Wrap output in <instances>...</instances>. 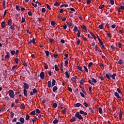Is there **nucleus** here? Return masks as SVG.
Listing matches in <instances>:
<instances>
[{
	"label": "nucleus",
	"mask_w": 124,
	"mask_h": 124,
	"mask_svg": "<svg viewBox=\"0 0 124 124\" xmlns=\"http://www.w3.org/2000/svg\"><path fill=\"white\" fill-rule=\"evenodd\" d=\"M104 7H105V5H100L99 6V9H103Z\"/></svg>",
	"instance_id": "obj_41"
},
{
	"label": "nucleus",
	"mask_w": 124,
	"mask_h": 124,
	"mask_svg": "<svg viewBox=\"0 0 124 124\" xmlns=\"http://www.w3.org/2000/svg\"><path fill=\"white\" fill-rule=\"evenodd\" d=\"M78 28L77 26H75L74 29L73 30V31H78L79 30H78Z\"/></svg>",
	"instance_id": "obj_40"
},
{
	"label": "nucleus",
	"mask_w": 124,
	"mask_h": 124,
	"mask_svg": "<svg viewBox=\"0 0 124 124\" xmlns=\"http://www.w3.org/2000/svg\"><path fill=\"white\" fill-rule=\"evenodd\" d=\"M50 24L52 26H54L56 24L54 21H51V22H50Z\"/></svg>",
	"instance_id": "obj_60"
},
{
	"label": "nucleus",
	"mask_w": 124,
	"mask_h": 124,
	"mask_svg": "<svg viewBox=\"0 0 124 124\" xmlns=\"http://www.w3.org/2000/svg\"><path fill=\"white\" fill-rule=\"evenodd\" d=\"M77 67L79 71H81V72H83V71L82 68L81 67H80V66L77 65Z\"/></svg>",
	"instance_id": "obj_19"
},
{
	"label": "nucleus",
	"mask_w": 124,
	"mask_h": 124,
	"mask_svg": "<svg viewBox=\"0 0 124 124\" xmlns=\"http://www.w3.org/2000/svg\"><path fill=\"white\" fill-rule=\"evenodd\" d=\"M24 94L26 97L28 96L27 91L26 89L24 90Z\"/></svg>",
	"instance_id": "obj_25"
},
{
	"label": "nucleus",
	"mask_w": 124,
	"mask_h": 124,
	"mask_svg": "<svg viewBox=\"0 0 124 124\" xmlns=\"http://www.w3.org/2000/svg\"><path fill=\"white\" fill-rule=\"evenodd\" d=\"M68 6V5L67 4H62L60 6V8H62V7H67Z\"/></svg>",
	"instance_id": "obj_35"
},
{
	"label": "nucleus",
	"mask_w": 124,
	"mask_h": 124,
	"mask_svg": "<svg viewBox=\"0 0 124 124\" xmlns=\"http://www.w3.org/2000/svg\"><path fill=\"white\" fill-rule=\"evenodd\" d=\"M28 16H32V14L31 11L28 12Z\"/></svg>",
	"instance_id": "obj_64"
},
{
	"label": "nucleus",
	"mask_w": 124,
	"mask_h": 124,
	"mask_svg": "<svg viewBox=\"0 0 124 124\" xmlns=\"http://www.w3.org/2000/svg\"><path fill=\"white\" fill-rule=\"evenodd\" d=\"M1 27L4 28L5 27V22H2L1 23Z\"/></svg>",
	"instance_id": "obj_42"
},
{
	"label": "nucleus",
	"mask_w": 124,
	"mask_h": 124,
	"mask_svg": "<svg viewBox=\"0 0 124 124\" xmlns=\"http://www.w3.org/2000/svg\"><path fill=\"white\" fill-rule=\"evenodd\" d=\"M13 23V21L12 19H10L8 20V23L9 26H11Z\"/></svg>",
	"instance_id": "obj_16"
},
{
	"label": "nucleus",
	"mask_w": 124,
	"mask_h": 124,
	"mask_svg": "<svg viewBox=\"0 0 124 124\" xmlns=\"http://www.w3.org/2000/svg\"><path fill=\"white\" fill-rule=\"evenodd\" d=\"M83 68L84 69V70H85V71L88 73V69L87 68V67L85 66H83Z\"/></svg>",
	"instance_id": "obj_46"
},
{
	"label": "nucleus",
	"mask_w": 124,
	"mask_h": 124,
	"mask_svg": "<svg viewBox=\"0 0 124 124\" xmlns=\"http://www.w3.org/2000/svg\"><path fill=\"white\" fill-rule=\"evenodd\" d=\"M79 113L81 114H83V115H87V114H88L87 112H86L82 110H80Z\"/></svg>",
	"instance_id": "obj_7"
},
{
	"label": "nucleus",
	"mask_w": 124,
	"mask_h": 124,
	"mask_svg": "<svg viewBox=\"0 0 124 124\" xmlns=\"http://www.w3.org/2000/svg\"><path fill=\"white\" fill-rule=\"evenodd\" d=\"M14 115H15V113L13 112H11V116L12 118H13L14 117Z\"/></svg>",
	"instance_id": "obj_59"
},
{
	"label": "nucleus",
	"mask_w": 124,
	"mask_h": 124,
	"mask_svg": "<svg viewBox=\"0 0 124 124\" xmlns=\"http://www.w3.org/2000/svg\"><path fill=\"white\" fill-rule=\"evenodd\" d=\"M35 114V110H33L30 112V114L32 116L34 115Z\"/></svg>",
	"instance_id": "obj_37"
},
{
	"label": "nucleus",
	"mask_w": 124,
	"mask_h": 124,
	"mask_svg": "<svg viewBox=\"0 0 124 124\" xmlns=\"http://www.w3.org/2000/svg\"><path fill=\"white\" fill-rule=\"evenodd\" d=\"M106 27L107 28H109L111 27V25L108 24V23H107L106 24Z\"/></svg>",
	"instance_id": "obj_51"
},
{
	"label": "nucleus",
	"mask_w": 124,
	"mask_h": 124,
	"mask_svg": "<svg viewBox=\"0 0 124 124\" xmlns=\"http://www.w3.org/2000/svg\"><path fill=\"white\" fill-rule=\"evenodd\" d=\"M76 121V118L75 117H73L71 119H70V122L73 123L74 122Z\"/></svg>",
	"instance_id": "obj_11"
},
{
	"label": "nucleus",
	"mask_w": 124,
	"mask_h": 124,
	"mask_svg": "<svg viewBox=\"0 0 124 124\" xmlns=\"http://www.w3.org/2000/svg\"><path fill=\"white\" fill-rule=\"evenodd\" d=\"M79 88L81 89V91L82 92V93L85 94L86 95L87 94V93L85 91V90L84 89V88L81 86H79Z\"/></svg>",
	"instance_id": "obj_4"
},
{
	"label": "nucleus",
	"mask_w": 124,
	"mask_h": 124,
	"mask_svg": "<svg viewBox=\"0 0 124 124\" xmlns=\"http://www.w3.org/2000/svg\"><path fill=\"white\" fill-rule=\"evenodd\" d=\"M114 95L117 97V98H120V95L117 92L114 93Z\"/></svg>",
	"instance_id": "obj_12"
},
{
	"label": "nucleus",
	"mask_w": 124,
	"mask_h": 124,
	"mask_svg": "<svg viewBox=\"0 0 124 124\" xmlns=\"http://www.w3.org/2000/svg\"><path fill=\"white\" fill-rule=\"evenodd\" d=\"M41 77V78L44 79L45 77V73L44 72H41V73H40V75H38V77Z\"/></svg>",
	"instance_id": "obj_3"
},
{
	"label": "nucleus",
	"mask_w": 124,
	"mask_h": 124,
	"mask_svg": "<svg viewBox=\"0 0 124 124\" xmlns=\"http://www.w3.org/2000/svg\"><path fill=\"white\" fill-rule=\"evenodd\" d=\"M58 122L59 121L58 120V119L57 118H55V119H54V121H53V122H52V123H53L54 124H57Z\"/></svg>",
	"instance_id": "obj_20"
},
{
	"label": "nucleus",
	"mask_w": 124,
	"mask_h": 124,
	"mask_svg": "<svg viewBox=\"0 0 124 124\" xmlns=\"http://www.w3.org/2000/svg\"><path fill=\"white\" fill-rule=\"evenodd\" d=\"M9 96L12 98H14L15 97L14 92L12 90H10L8 92Z\"/></svg>",
	"instance_id": "obj_2"
},
{
	"label": "nucleus",
	"mask_w": 124,
	"mask_h": 124,
	"mask_svg": "<svg viewBox=\"0 0 124 124\" xmlns=\"http://www.w3.org/2000/svg\"><path fill=\"white\" fill-rule=\"evenodd\" d=\"M2 6L4 8H6V1H3Z\"/></svg>",
	"instance_id": "obj_43"
},
{
	"label": "nucleus",
	"mask_w": 124,
	"mask_h": 124,
	"mask_svg": "<svg viewBox=\"0 0 124 124\" xmlns=\"http://www.w3.org/2000/svg\"><path fill=\"white\" fill-rule=\"evenodd\" d=\"M89 110L91 112H92V113H94V111H93V108H89Z\"/></svg>",
	"instance_id": "obj_52"
},
{
	"label": "nucleus",
	"mask_w": 124,
	"mask_h": 124,
	"mask_svg": "<svg viewBox=\"0 0 124 124\" xmlns=\"http://www.w3.org/2000/svg\"><path fill=\"white\" fill-rule=\"evenodd\" d=\"M51 82L50 81H48L47 82V87H48V88L51 87Z\"/></svg>",
	"instance_id": "obj_17"
},
{
	"label": "nucleus",
	"mask_w": 124,
	"mask_h": 124,
	"mask_svg": "<svg viewBox=\"0 0 124 124\" xmlns=\"http://www.w3.org/2000/svg\"><path fill=\"white\" fill-rule=\"evenodd\" d=\"M46 12V10L45 8L42 9V12H43V13H45Z\"/></svg>",
	"instance_id": "obj_62"
},
{
	"label": "nucleus",
	"mask_w": 124,
	"mask_h": 124,
	"mask_svg": "<svg viewBox=\"0 0 124 124\" xmlns=\"http://www.w3.org/2000/svg\"><path fill=\"white\" fill-rule=\"evenodd\" d=\"M90 34L92 36V37L93 38V39H94V40L96 41V38L95 37V36L94 35V34H93L92 32H90Z\"/></svg>",
	"instance_id": "obj_22"
},
{
	"label": "nucleus",
	"mask_w": 124,
	"mask_h": 124,
	"mask_svg": "<svg viewBox=\"0 0 124 124\" xmlns=\"http://www.w3.org/2000/svg\"><path fill=\"white\" fill-rule=\"evenodd\" d=\"M93 64V63L92 62H90L88 65V67L90 68Z\"/></svg>",
	"instance_id": "obj_33"
},
{
	"label": "nucleus",
	"mask_w": 124,
	"mask_h": 124,
	"mask_svg": "<svg viewBox=\"0 0 124 124\" xmlns=\"http://www.w3.org/2000/svg\"><path fill=\"white\" fill-rule=\"evenodd\" d=\"M98 111L100 114H103V110H102V108H98Z\"/></svg>",
	"instance_id": "obj_15"
},
{
	"label": "nucleus",
	"mask_w": 124,
	"mask_h": 124,
	"mask_svg": "<svg viewBox=\"0 0 124 124\" xmlns=\"http://www.w3.org/2000/svg\"><path fill=\"white\" fill-rule=\"evenodd\" d=\"M83 105H84V106H85L86 108H88V107H89V105H88V103H87L86 102H84Z\"/></svg>",
	"instance_id": "obj_34"
},
{
	"label": "nucleus",
	"mask_w": 124,
	"mask_h": 124,
	"mask_svg": "<svg viewBox=\"0 0 124 124\" xmlns=\"http://www.w3.org/2000/svg\"><path fill=\"white\" fill-rule=\"evenodd\" d=\"M45 53H46V55L47 57H49V52L47 50L45 51Z\"/></svg>",
	"instance_id": "obj_32"
},
{
	"label": "nucleus",
	"mask_w": 124,
	"mask_h": 124,
	"mask_svg": "<svg viewBox=\"0 0 124 124\" xmlns=\"http://www.w3.org/2000/svg\"><path fill=\"white\" fill-rule=\"evenodd\" d=\"M91 2V0H86V4H89Z\"/></svg>",
	"instance_id": "obj_56"
},
{
	"label": "nucleus",
	"mask_w": 124,
	"mask_h": 124,
	"mask_svg": "<svg viewBox=\"0 0 124 124\" xmlns=\"http://www.w3.org/2000/svg\"><path fill=\"white\" fill-rule=\"evenodd\" d=\"M65 75L66 78H69L70 73L69 71H66L65 72Z\"/></svg>",
	"instance_id": "obj_6"
},
{
	"label": "nucleus",
	"mask_w": 124,
	"mask_h": 124,
	"mask_svg": "<svg viewBox=\"0 0 124 124\" xmlns=\"http://www.w3.org/2000/svg\"><path fill=\"white\" fill-rule=\"evenodd\" d=\"M108 37L111 38L112 37V35L111 33H108L106 34Z\"/></svg>",
	"instance_id": "obj_48"
},
{
	"label": "nucleus",
	"mask_w": 124,
	"mask_h": 124,
	"mask_svg": "<svg viewBox=\"0 0 124 124\" xmlns=\"http://www.w3.org/2000/svg\"><path fill=\"white\" fill-rule=\"evenodd\" d=\"M117 91L119 93H122V91L120 88H117Z\"/></svg>",
	"instance_id": "obj_55"
},
{
	"label": "nucleus",
	"mask_w": 124,
	"mask_h": 124,
	"mask_svg": "<svg viewBox=\"0 0 124 124\" xmlns=\"http://www.w3.org/2000/svg\"><path fill=\"white\" fill-rule=\"evenodd\" d=\"M32 92H33V93H38V90H36L35 88L33 89V90H32Z\"/></svg>",
	"instance_id": "obj_28"
},
{
	"label": "nucleus",
	"mask_w": 124,
	"mask_h": 124,
	"mask_svg": "<svg viewBox=\"0 0 124 124\" xmlns=\"http://www.w3.org/2000/svg\"><path fill=\"white\" fill-rule=\"evenodd\" d=\"M54 6H59L60 5V4L59 2H56V3H54Z\"/></svg>",
	"instance_id": "obj_36"
},
{
	"label": "nucleus",
	"mask_w": 124,
	"mask_h": 124,
	"mask_svg": "<svg viewBox=\"0 0 124 124\" xmlns=\"http://www.w3.org/2000/svg\"><path fill=\"white\" fill-rule=\"evenodd\" d=\"M30 115L27 114L26 116V120L28 121L30 119Z\"/></svg>",
	"instance_id": "obj_47"
},
{
	"label": "nucleus",
	"mask_w": 124,
	"mask_h": 124,
	"mask_svg": "<svg viewBox=\"0 0 124 124\" xmlns=\"http://www.w3.org/2000/svg\"><path fill=\"white\" fill-rule=\"evenodd\" d=\"M23 84H24L23 87L24 89L26 90V89H28L29 88L30 86L28 84L25 82H24Z\"/></svg>",
	"instance_id": "obj_5"
},
{
	"label": "nucleus",
	"mask_w": 124,
	"mask_h": 124,
	"mask_svg": "<svg viewBox=\"0 0 124 124\" xmlns=\"http://www.w3.org/2000/svg\"><path fill=\"white\" fill-rule=\"evenodd\" d=\"M54 68H55V71H58L59 70V69L58 68V66L57 65L55 64V65H54Z\"/></svg>",
	"instance_id": "obj_30"
},
{
	"label": "nucleus",
	"mask_w": 124,
	"mask_h": 124,
	"mask_svg": "<svg viewBox=\"0 0 124 124\" xmlns=\"http://www.w3.org/2000/svg\"><path fill=\"white\" fill-rule=\"evenodd\" d=\"M75 116L79 120H83V118L82 117V115L80 114L79 112H77L75 115Z\"/></svg>",
	"instance_id": "obj_1"
},
{
	"label": "nucleus",
	"mask_w": 124,
	"mask_h": 124,
	"mask_svg": "<svg viewBox=\"0 0 124 124\" xmlns=\"http://www.w3.org/2000/svg\"><path fill=\"white\" fill-rule=\"evenodd\" d=\"M10 53L9 52H6V55L5 57V59H8V60L10 59Z\"/></svg>",
	"instance_id": "obj_9"
},
{
	"label": "nucleus",
	"mask_w": 124,
	"mask_h": 124,
	"mask_svg": "<svg viewBox=\"0 0 124 124\" xmlns=\"http://www.w3.org/2000/svg\"><path fill=\"white\" fill-rule=\"evenodd\" d=\"M69 63V61L68 60H66L64 62V65L65 66L67 67Z\"/></svg>",
	"instance_id": "obj_23"
},
{
	"label": "nucleus",
	"mask_w": 124,
	"mask_h": 124,
	"mask_svg": "<svg viewBox=\"0 0 124 124\" xmlns=\"http://www.w3.org/2000/svg\"><path fill=\"white\" fill-rule=\"evenodd\" d=\"M81 28L84 30H86V27L84 25L82 26Z\"/></svg>",
	"instance_id": "obj_57"
},
{
	"label": "nucleus",
	"mask_w": 124,
	"mask_h": 124,
	"mask_svg": "<svg viewBox=\"0 0 124 124\" xmlns=\"http://www.w3.org/2000/svg\"><path fill=\"white\" fill-rule=\"evenodd\" d=\"M53 57H54V58L56 59L59 57V56L57 54H53Z\"/></svg>",
	"instance_id": "obj_61"
},
{
	"label": "nucleus",
	"mask_w": 124,
	"mask_h": 124,
	"mask_svg": "<svg viewBox=\"0 0 124 124\" xmlns=\"http://www.w3.org/2000/svg\"><path fill=\"white\" fill-rule=\"evenodd\" d=\"M57 106H58V105L56 103H53V105H52V107H53V108H56Z\"/></svg>",
	"instance_id": "obj_39"
},
{
	"label": "nucleus",
	"mask_w": 124,
	"mask_h": 124,
	"mask_svg": "<svg viewBox=\"0 0 124 124\" xmlns=\"http://www.w3.org/2000/svg\"><path fill=\"white\" fill-rule=\"evenodd\" d=\"M58 89V88L57 86H54L53 87V88H52V91L53 92L55 93Z\"/></svg>",
	"instance_id": "obj_14"
},
{
	"label": "nucleus",
	"mask_w": 124,
	"mask_h": 124,
	"mask_svg": "<svg viewBox=\"0 0 124 124\" xmlns=\"http://www.w3.org/2000/svg\"><path fill=\"white\" fill-rule=\"evenodd\" d=\"M106 77L108 78V79H109V80H111V78L110 77V75H109V74H106Z\"/></svg>",
	"instance_id": "obj_21"
},
{
	"label": "nucleus",
	"mask_w": 124,
	"mask_h": 124,
	"mask_svg": "<svg viewBox=\"0 0 124 124\" xmlns=\"http://www.w3.org/2000/svg\"><path fill=\"white\" fill-rule=\"evenodd\" d=\"M124 63L123 60L120 59L118 61V64L120 65H123Z\"/></svg>",
	"instance_id": "obj_10"
},
{
	"label": "nucleus",
	"mask_w": 124,
	"mask_h": 124,
	"mask_svg": "<svg viewBox=\"0 0 124 124\" xmlns=\"http://www.w3.org/2000/svg\"><path fill=\"white\" fill-rule=\"evenodd\" d=\"M19 121L20 122H21V123L22 124H24V123H25V119L24 118H22V117H21L20 119H19Z\"/></svg>",
	"instance_id": "obj_8"
},
{
	"label": "nucleus",
	"mask_w": 124,
	"mask_h": 124,
	"mask_svg": "<svg viewBox=\"0 0 124 124\" xmlns=\"http://www.w3.org/2000/svg\"><path fill=\"white\" fill-rule=\"evenodd\" d=\"M78 33H77V37L78 38H79L80 37V34H81V32L79 31V30L78 31Z\"/></svg>",
	"instance_id": "obj_24"
},
{
	"label": "nucleus",
	"mask_w": 124,
	"mask_h": 124,
	"mask_svg": "<svg viewBox=\"0 0 124 124\" xmlns=\"http://www.w3.org/2000/svg\"><path fill=\"white\" fill-rule=\"evenodd\" d=\"M56 80L55 79H52V83L51 84L52 86H54L56 85Z\"/></svg>",
	"instance_id": "obj_26"
},
{
	"label": "nucleus",
	"mask_w": 124,
	"mask_h": 124,
	"mask_svg": "<svg viewBox=\"0 0 124 124\" xmlns=\"http://www.w3.org/2000/svg\"><path fill=\"white\" fill-rule=\"evenodd\" d=\"M81 106V104L79 103H77L75 105V107H76V108H78Z\"/></svg>",
	"instance_id": "obj_18"
},
{
	"label": "nucleus",
	"mask_w": 124,
	"mask_h": 124,
	"mask_svg": "<svg viewBox=\"0 0 124 124\" xmlns=\"http://www.w3.org/2000/svg\"><path fill=\"white\" fill-rule=\"evenodd\" d=\"M116 74L114 73V74L112 75L111 78H112V79H116Z\"/></svg>",
	"instance_id": "obj_27"
},
{
	"label": "nucleus",
	"mask_w": 124,
	"mask_h": 124,
	"mask_svg": "<svg viewBox=\"0 0 124 124\" xmlns=\"http://www.w3.org/2000/svg\"><path fill=\"white\" fill-rule=\"evenodd\" d=\"M15 53H16V52H15V51H14V50H11V54H12V55H15Z\"/></svg>",
	"instance_id": "obj_58"
},
{
	"label": "nucleus",
	"mask_w": 124,
	"mask_h": 124,
	"mask_svg": "<svg viewBox=\"0 0 124 124\" xmlns=\"http://www.w3.org/2000/svg\"><path fill=\"white\" fill-rule=\"evenodd\" d=\"M103 27H104V25L103 24H101V25L98 26V28L100 29H103Z\"/></svg>",
	"instance_id": "obj_38"
},
{
	"label": "nucleus",
	"mask_w": 124,
	"mask_h": 124,
	"mask_svg": "<svg viewBox=\"0 0 124 124\" xmlns=\"http://www.w3.org/2000/svg\"><path fill=\"white\" fill-rule=\"evenodd\" d=\"M73 24L72 23H67V26L69 27L73 26Z\"/></svg>",
	"instance_id": "obj_50"
},
{
	"label": "nucleus",
	"mask_w": 124,
	"mask_h": 124,
	"mask_svg": "<svg viewBox=\"0 0 124 124\" xmlns=\"http://www.w3.org/2000/svg\"><path fill=\"white\" fill-rule=\"evenodd\" d=\"M92 82H93V83H97V80H96V79H95L94 78H92Z\"/></svg>",
	"instance_id": "obj_45"
},
{
	"label": "nucleus",
	"mask_w": 124,
	"mask_h": 124,
	"mask_svg": "<svg viewBox=\"0 0 124 124\" xmlns=\"http://www.w3.org/2000/svg\"><path fill=\"white\" fill-rule=\"evenodd\" d=\"M16 9L17 11H19L20 10L19 6H18L17 5L16 6Z\"/></svg>",
	"instance_id": "obj_49"
},
{
	"label": "nucleus",
	"mask_w": 124,
	"mask_h": 124,
	"mask_svg": "<svg viewBox=\"0 0 124 124\" xmlns=\"http://www.w3.org/2000/svg\"><path fill=\"white\" fill-rule=\"evenodd\" d=\"M25 22V18H24V17H22V21H21V23H24V22Z\"/></svg>",
	"instance_id": "obj_63"
},
{
	"label": "nucleus",
	"mask_w": 124,
	"mask_h": 124,
	"mask_svg": "<svg viewBox=\"0 0 124 124\" xmlns=\"http://www.w3.org/2000/svg\"><path fill=\"white\" fill-rule=\"evenodd\" d=\"M84 82H85L84 79H81L80 81V85H83L84 84Z\"/></svg>",
	"instance_id": "obj_31"
},
{
	"label": "nucleus",
	"mask_w": 124,
	"mask_h": 124,
	"mask_svg": "<svg viewBox=\"0 0 124 124\" xmlns=\"http://www.w3.org/2000/svg\"><path fill=\"white\" fill-rule=\"evenodd\" d=\"M40 112H41V111L38 108L36 109V113L39 114L40 113Z\"/></svg>",
	"instance_id": "obj_53"
},
{
	"label": "nucleus",
	"mask_w": 124,
	"mask_h": 124,
	"mask_svg": "<svg viewBox=\"0 0 124 124\" xmlns=\"http://www.w3.org/2000/svg\"><path fill=\"white\" fill-rule=\"evenodd\" d=\"M46 8H47L49 10H51V7L48 4H46Z\"/></svg>",
	"instance_id": "obj_54"
},
{
	"label": "nucleus",
	"mask_w": 124,
	"mask_h": 124,
	"mask_svg": "<svg viewBox=\"0 0 124 124\" xmlns=\"http://www.w3.org/2000/svg\"><path fill=\"white\" fill-rule=\"evenodd\" d=\"M18 60L19 59L17 58H16L15 60L16 63L17 64H18Z\"/></svg>",
	"instance_id": "obj_44"
},
{
	"label": "nucleus",
	"mask_w": 124,
	"mask_h": 124,
	"mask_svg": "<svg viewBox=\"0 0 124 124\" xmlns=\"http://www.w3.org/2000/svg\"><path fill=\"white\" fill-rule=\"evenodd\" d=\"M109 2L111 5H113L114 4V3H115L114 0H109Z\"/></svg>",
	"instance_id": "obj_29"
},
{
	"label": "nucleus",
	"mask_w": 124,
	"mask_h": 124,
	"mask_svg": "<svg viewBox=\"0 0 124 124\" xmlns=\"http://www.w3.org/2000/svg\"><path fill=\"white\" fill-rule=\"evenodd\" d=\"M99 43H100V45H101L102 48L103 49H105L106 48H105V46H104V43H103V42H102V41H101V42H100Z\"/></svg>",
	"instance_id": "obj_13"
}]
</instances>
